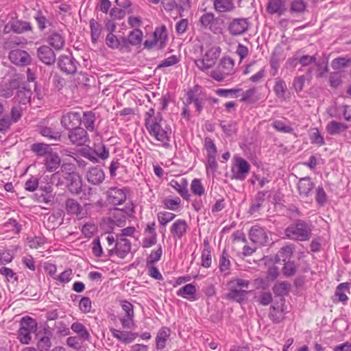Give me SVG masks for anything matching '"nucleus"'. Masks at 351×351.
I'll use <instances>...</instances> for the list:
<instances>
[{
  "label": "nucleus",
  "instance_id": "3",
  "mask_svg": "<svg viewBox=\"0 0 351 351\" xmlns=\"http://www.w3.org/2000/svg\"><path fill=\"white\" fill-rule=\"evenodd\" d=\"M149 135L155 140L160 142L164 147H168L171 134V129L163 119L162 121H154L148 122L145 126Z\"/></svg>",
  "mask_w": 351,
  "mask_h": 351
},
{
  "label": "nucleus",
  "instance_id": "15",
  "mask_svg": "<svg viewBox=\"0 0 351 351\" xmlns=\"http://www.w3.org/2000/svg\"><path fill=\"white\" fill-rule=\"evenodd\" d=\"M19 86L18 81L10 76L5 77L0 83V97L8 98L13 95V91Z\"/></svg>",
  "mask_w": 351,
  "mask_h": 351
},
{
  "label": "nucleus",
  "instance_id": "34",
  "mask_svg": "<svg viewBox=\"0 0 351 351\" xmlns=\"http://www.w3.org/2000/svg\"><path fill=\"white\" fill-rule=\"evenodd\" d=\"M169 336V329L167 327L160 328L156 338V348L163 349L165 347L166 341Z\"/></svg>",
  "mask_w": 351,
  "mask_h": 351
},
{
  "label": "nucleus",
  "instance_id": "27",
  "mask_svg": "<svg viewBox=\"0 0 351 351\" xmlns=\"http://www.w3.org/2000/svg\"><path fill=\"white\" fill-rule=\"evenodd\" d=\"M61 160L58 154L49 152L45 156V166L49 172L55 171L60 165Z\"/></svg>",
  "mask_w": 351,
  "mask_h": 351
},
{
  "label": "nucleus",
  "instance_id": "25",
  "mask_svg": "<svg viewBox=\"0 0 351 351\" xmlns=\"http://www.w3.org/2000/svg\"><path fill=\"white\" fill-rule=\"evenodd\" d=\"M187 180L185 178H181L180 182L176 180H171L169 186L173 188L184 199L189 200L190 195L187 189Z\"/></svg>",
  "mask_w": 351,
  "mask_h": 351
},
{
  "label": "nucleus",
  "instance_id": "42",
  "mask_svg": "<svg viewBox=\"0 0 351 351\" xmlns=\"http://www.w3.org/2000/svg\"><path fill=\"white\" fill-rule=\"evenodd\" d=\"M201 265L205 268L210 267L212 263V255L208 245H205L201 255Z\"/></svg>",
  "mask_w": 351,
  "mask_h": 351
},
{
  "label": "nucleus",
  "instance_id": "14",
  "mask_svg": "<svg viewBox=\"0 0 351 351\" xmlns=\"http://www.w3.org/2000/svg\"><path fill=\"white\" fill-rule=\"evenodd\" d=\"M30 30H32V26L29 23L19 20L10 21L3 28L5 34H10V32L22 34Z\"/></svg>",
  "mask_w": 351,
  "mask_h": 351
},
{
  "label": "nucleus",
  "instance_id": "16",
  "mask_svg": "<svg viewBox=\"0 0 351 351\" xmlns=\"http://www.w3.org/2000/svg\"><path fill=\"white\" fill-rule=\"evenodd\" d=\"M249 28L247 19H234L229 24L228 30L232 35L237 36L244 34Z\"/></svg>",
  "mask_w": 351,
  "mask_h": 351
},
{
  "label": "nucleus",
  "instance_id": "47",
  "mask_svg": "<svg viewBox=\"0 0 351 351\" xmlns=\"http://www.w3.org/2000/svg\"><path fill=\"white\" fill-rule=\"evenodd\" d=\"M175 217V214L167 211L160 212L157 215L158 221L160 225L164 227L166 226L168 223L173 221Z\"/></svg>",
  "mask_w": 351,
  "mask_h": 351
},
{
  "label": "nucleus",
  "instance_id": "45",
  "mask_svg": "<svg viewBox=\"0 0 351 351\" xmlns=\"http://www.w3.org/2000/svg\"><path fill=\"white\" fill-rule=\"evenodd\" d=\"M143 32L139 29H134L128 35V42L132 45L140 44L143 39Z\"/></svg>",
  "mask_w": 351,
  "mask_h": 351
},
{
  "label": "nucleus",
  "instance_id": "9",
  "mask_svg": "<svg viewBox=\"0 0 351 351\" xmlns=\"http://www.w3.org/2000/svg\"><path fill=\"white\" fill-rule=\"evenodd\" d=\"M128 194L129 190L125 187H110L106 192L107 200L114 206L121 205L125 202Z\"/></svg>",
  "mask_w": 351,
  "mask_h": 351
},
{
  "label": "nucleus",
  "instance_id": "31",
  "mask_svg": "<svg viewBox=\"0 0 351 351\" xmlns=\"http://www.w3.org/2000/svg\"><path fill=\"white\" fill-rule=\"evenodd\" d=\"M269 14H282L285 11V5L282 0H269L267 6Z\"/></svg>",
  "mask_w": 351,
  "mask_h": 351
},
{
  "label": "nucleus",
  "instance_id": "58",
  "mask_svg": "<svg viewBox=\"0 0 351 351\" xmlns=\"http://www.w3.org/2000/svg\"><path fill=\"white\" fill-rule=\"evenodd\" d=\"M296 271V266L294 262L286 261L282 268L283 275L286 277L293 276Z\"/></svg>",
  "mask_w": 351,
  "mask_h": 351
},
{
  "label": "nucleus",
  "instance_id": "2",
  "mask_svg": "<svg viewBox=\"0 0 351 351\" xmlns=\"http://www.w3.org/2000/svg\"><path fill=\"white\" fill-rule=\"evenodd\" d=\"M250 285V281L247 279L239 277L231 278L227 284L228 288L227 298L242 303L246 300L249 293Z\"/></svg>",
  "mask_w": 351,
  "mask_h": 351
},
{
  "label": "nucleus",
  "instance_id": "60",
  "mask_svg": "<svg viewBox=\"0 0 351 351\" xmlns=\"http://www.w3.org/2000/svg\"><path fill=\"white\" fill-rule=\"evenodd\" d=\"M290 285L285 282H281L276 283L274 288V292L279 295H285L289 289Z\"/></svg>",
  "mask_w": 351,
  "mask_h": 351
},
{
  "label": "nucleus",
  "instance_id": "12",
  "mask_svg": "<svg viewBox=\"0 0 351 351\" xmlns=\"http://www.w3.org/2000/svg\"><path fill=\"white\" fill-rule=\"evenodd\" d=\"M199 22L202 26L205 29H208L214 33L220 32L221 30V24L223 21L218 18H215L213 13H206L203 14Z\"/></svg>",
  "mask_w": 351,
  "mask_h": 351
},
{
  "label": "nucleus",
  "instance_id": "4",
  "mask_svg": "<svg viewBox=\"0 0 351 351\" xmlns=\"http://www.w3.org/2000/svg\"><path fill=\"white\" fill-rule=\"evenodd\" d=\"M285 234L290 239L307 241L311 237V229L307 223L300 221L287 227L285 230Z\"/></svg>",
  "mask_w": 351,
  "mask_h": 351
},
{
  "label": "nucleus",
  "instance_id": "54",
  "mask_svg": "<svg viewBox=\"0 0 351 351\" xmlns=\"http://www.w3.org/2000/svg\"><path fill=\"white\" fill-rule=\"evenodd\" d=\"M206 167L207 173H215L218 167L216 156H206Z\"/></svg>",
  "mask_w": 351,
  "mask_h": 351
},
{
  "label": "nucleus",
  "instance_id": "63",
  "mask_svg": "<svg viewBox=\"0 0 351 351\" xmlns=\"http://www.w3.org/2000/svg\"><path fill=\"white\" fill-rule=\"evenodd\" d=\"M310 138L311 143L313 144H317L319 146L324 145L325 144L323 136L320 134L318 129L317 128L313 129L310 135Z\"/></svg>",
  "mask_w": 351,
  "mask_h": 351
},
{
  "label": "nucleus",
  "instance_id": "50",
  "mask_svg": "<svg viewBox=\"0 0 351 351\" xmlns=\"http://www.w3.org/2000/svg\"><path fill=\"white\" fill-rule=\"evenodd\" d=\"M181 200L179 197H175L173 199L165 198L163 200V204L165 208L170 210H177L180 207Z\"/></svg>",
  "mask_w": 351,
  "mask_h": 351
},
{
  "label": "nucleus",
  "instance_id": "44",
  "mask_svg": "<svg viewBox=\"0 0 351 351\" xmlns=\"http://www.w3.org/2000/svg\"><path fill=\"white\" fill-rule=\"evenodd\" d=\"M191 191L193 194L201 197L205 193V189L199 179L195 178L191 184Z\"/></svg>",
  "mask_w": 351,
  "mask_h": 351
},
{
  "label": "nucleus",
  "instance_id": "13",
  "mask_svg": "<svg viewBox=\"0 0 351 351\" xmlns=\"http://www.w3.org/2000/svg\"><path fill=\"white\" fill-rule=\"evenodd\" d=\"M60 123L64 128L69 130L79 127L82 123L81 114L75 111L66 112L62 114Z\"/></svg>",
  "mask_w": 351,
  "mask_h": 351
},
{
  "label": "nucleus",
  "instance_id": "18",
  "mask_svg": "<svg viewBox=\"0 0 351 351\" xmlns=\"http://www.w3.org/2000/svg\"><path fill=\"white\" fill-rule=\"evenodd\" d=\"M76 60L70 56L62 55L58 59V66L66 73H74L77 70Z\"/></svg>",
  "mask_w": 351,
  "mask_h": 351
},
{
  "label": "nucleus",
  "instance_id": "20",
  "mask_svg": "<svg viewBox=\"0 0 351 351\" xmlns=\"http://www.w3.org/2000/svg\"><path fill=\"white\" fill-rule=\"evenodd\" d=\"M37 55L39 60L44 64L51 65L56 61V55L53 50L47 45H43L38 48Z\"/></svg>",
  "mask_w": 351,
  "mask_h": 351
},
{
  "label": "nucleus",
  "instance_id": "23",
  "mask_svg": "<svg viewBox=\"0 0 351 351\" xmlns=\"http://www.w3.org/2000/svg\"><path fill=\"white\" fill-rule=\"evenodd\" d=\"M110 331L114 338L124 343H131L138 336V333L120 330L113 328H110Z\"/></svg>",
  "mask_w": 351,
  "mask_h": 351
},
{
  "label": "nucleus",
  "instance_id": "37",
  "mask_svg": "<svg viewBox=\"0 0 351 351\" xmlns=\"http://www.w3.org/2000/svg\"><path fill=\"white\" fill-rule=\"evenodd\" d=\"M95 113L90 111L84 112L83 117L82 118V123L87 130L90 132H93L95 130Z\"/></svg>",
  "mask_w": 351,
  "mask_h": 351
},
{
  "label": "nucleus",
  "instance_id": "11",
  "mask_svg": "<svg viewBox=\"0 0 351 351\" xmlns=\"http://www.w3.org/2000/svg\"><path fill=\"white\" fill-rule=\"evenodd\" d=\"M66 166H68L69 170L71 171L68 174V176L66 178L69 181L68 184V189L73 194H79L82 191V179L80 175L77 173H75L73 169V166L71 165H63L62 166V169H66Z\"/></svg>",
  "mask_w": 351,
  "mask_h": 351
},
{
  "label": "nucleus",
  "instance_id": "51",
  "mask_svg": "<svg viewBox=\"0 0 351 351\" xmlns=\"http://www.w3.org/2000/svg\"><path fill=\"white\" fill-rule=\"evenodd\" d=\"M71 330L77 333L81 337L87 339L89 337V333L85 326L80 322H74L71 326Z\"/></svg>",
  "mask_w": 351,
  "mask_h": 351
},
{
  "label": "nucleus",
  "instance_id": "32",
  "mask_svg": "<svg viewBox=\"0 0 351 351\" xmlns=\"http://www.w3.org/2000/svg\"><path fill=\"white\" fill-rule=\"evenodd\" d=\"M65 208L69 214L75 215L76 216L80 215L82 211V207L79 202L71 198L66 199L65 202Z\"/></svg>",
  "mask_w": 351,
  "mask_h": 351
},
{
  "label": "nucleus",
  "instance_id": "55",
  "mask_svg": "<svg viewBox=\"0 0 351 351\" xmlns=\"http://www.w3.org/2000/svg\"><path fill=\"white\" fill-rule=\"evenodd\" d=\"M327 195L322 186L316 189L315 200L319 206H324L327 202Z\"/></svg>",
  "mask_w": 351,
  "mask_h": 351
},
{
  "label": "nucleus",
  "instance_id": "17",
  "mask_svg": "<svg viewBox=\"0 0 351 351\" xmlns=\"http://www.w3.org/2000/svg\"><path fill=\"white\" fill-rule=\"evenodd\" d=\"M249 236L252 243L260 245L266 243L268 239L265 230L258 226L251 228Z\"/></svg>",
  "mask_w": 351,
  "mask_h": 351
},
{
  "label": "nucleus",
  "instance_id": "24",
  "mask_svg": "<svg viewBox=\"0 0 351 351\" xmlns=\"http://www.w3.org/2000/svg\"><path fill=\"white\" fill-rule=\"evenodd\" d=\"M314 183L310 177L302 178L298 182V189L300 196L308 197L314 188Z\"/></svg>",
  "mask_w": 351,
  "mask_h": 351
},
{
  "label": "nucleus",
  "instance_id": "35",
  "mask_svg": "<svg viewBox=\"0 0 351 351\" xmlns=\"http://www.w3.org/2000/svg\"><path fill=\"white\" fill-rule=\"evenodd\" d=\"M90 29L91 40L93 43H96L101 34L102 25L99 24L96 20L92 19L90 20Z\"/></svg>",
  "mask_w": 351,
  "mask_h": 351
},
{
  "label": "nucleus",
  "instance_id": "29",
  "mask_svg": "<svg viewBox=\"0 0 351 351\" xmlns=\"http://www.w3.org/2000/svg\"><path fill=\"white\" fill-rule=\"evenodd\" d=\"M348 125L337 121H331L328 123L326 127L327 132L330 135H337L346 131Z\"/></svg>",
  "mask_w": 351,
  "mask_h": 351
},
{
  "label": "nucleus",
  "instance_id": "6",
  "mask_svg": "<svg viewBox=\"0 0 351 351\" xmlns=\"http://www.w3.org/2000/svg\"><path fill=\"white\" fill-rule=\"evenodd\" d=\"M20 325L18 339L21 343L28 344L32 339V333L36 330V322L30 317H24L22 318Z\"/></svg>",
  "mask_w": 351,
  "mask_h": 351
},
{
  "label": "nucleus",
  "instance_id": "40",
  "mask_svg": "<svg viewBox=\"0 0 351 351\" xmlns=\"http://www.w3.org/2000/svg\"><path fill=\"white\" fill-rule=\"evenodd\" d=\"M214 7L216 11L225 12L232 10L234 8V4L233 2L228 0H215Z\"/></svg>",
  "mask_w": 351,
  "mask_h": 351
},
{
  "label": "nucleus",
  "instance_id": "56",
  "mask_svg": "<svg viewBox=\"0 0 351 351\" xmlns=\"http://www.w3.org/2000/svg\"><path fill=\"white\" fill-rule=\"evenodd\" d=\"M48 145L42 143H34L32 145V150L38 156L48 154Z\"/></svg>",
  "mask_w": 351,
  "mask_h": 351
},
{
  "label": "nucleus",
  "instance_id": "59",
  "mask_svg": "<svg viewBox=\"0 0 351 351\" xmlns=\"http://www.w3.org/2000/svg\"><path fill=\"white\" fill-rule=\"evenodd\" d=\"M40 134L42 136L47 137L49 139L57 140L60 138V133L59 132L55 131L47 127L43 128L40 130Z\"/></svg>",
  "mask_w": 351,
  "mask_h": 351
},
{
  "label": "nucleus",
  "instance_id": "36",
  "mask_svg": "<svg viewBox=\"0 0 351 351\" xmlns=\"http://www.w3.org/2000/svg\"><path fill=\"white\" fill-rule=\"evenodd\" d=\"M219 269L224 276H227L230 274V261L229 256L226 251H223L219 258Z\"/></svg>",
  "mask_w": 351,
  "mask_h": 351
},
{
  "label": "nucleus",
  "instance_id": "21",
  "mask_svg": "<svg viewBox=\"0 0 351 351\" xmlns=\"http://www.w3.org/2000/svg\"><path fill=\"white\" fill-rule=\"evenodd\" d=\"M131 251V243L125 238L118 237L114 252L121 258H124Z\"/></svg>",
  "mask_w": 351,
  "mask_h": 351
},
{
  "label": "nucleus",
  "instance_id": "10",
  "mask_svg": "<svg viewBox=\"0 0 351 351\" xmlns=\"http://www.w3.org/2000/svg\"><path fill=\"white\" fill-rule=\"evenodd\" d=\"M68 138L71 143L75 146H83L90 141L87 131L80 126L70 130Z\"/></svg>",
  "mask_w": 351,
  "mask_h": 351
},
{
  "label": "nucleus",
  "instance_id": "38",
  "mask_svg": "<svg viewBox=\"0 0 351 351\" xmlns=\"http://www.w3.org/2000/svg\"><path fill=\"white\" fill-rule=\"evenodd\" d=\"M274 91L278 98L285 99V94L287 91L285 82L281 79H276L274 86Z\"/></svg>",
  "mask_w": 351,
  "mask_h": 351
},
{
  "label": "nucleus",
  "instance_id": "5",
  "mask_svg": "<svg viewBox=\"0 0 351 351\" xmlns=\"http://www.w3.org/2000/svg\"><path fill=\"white\" fill-rule=\"evenodd\" d=\"M234 60L229 57H224L220 60L217 69L210 71V75L213 80L221 82L226 77L234 73Z\"/></svg>",
  "mask_w": 351,
  "mask_h": 351
},
{
  "label": "nucleus",
  "instance_id": "41",
  "mask_svg": "<svg viewBox=\"0 0 351 351\" xmlns=\"http://www.w3.org/2000/svg\"><path fill=\"white\" fill-rule=\"evenodd\" d=\"M348 289L349 284L347 282L341 283L338 285L335 291V296L337 297L338 301L344 303L348 300L346 293V292H348Z\"/></svg>",
  "mask_w": 351,
  "mask_h": 351
},
{
  "label": "nucleus",
  "instance_id": "46",
  "mask_svg": "<svg viewBox=\"0 0 351 351\" xmlns=\"http://www.w3.org/2000/svg\"><path fill=\"white\" fill-rule=\"evenodd\" d=\"M293 250L294 247L291 245L282 247L277 254L278 260H282V261L286 262V261L289 260L292 256Z\"/></svg>",
  "mask_w": 351,
  "mask_h": 351
},
{
  "label": "nucleus",
  "instance_id": "62",
  "mask_svg": "<svg viewBox=\"0 0 351 351\" xmlns=\"http://www.w3.org/2000/svg\"><path fill=\"white\" fill-rule=\"evenodd\" d=\"M106 43L110 48L117 49L121 45V41L114 34L109 33L106 36Z\"/></svg>",
  "mask_w": 351,
  "mask_h": 351
},
{
  "label": "nucleus",
  "instance_id": "57",
  "mask_svg": "<svg viewBox=\"0 0 351 351\" xmlns=\"http://www.w3.org/2000/svg\"><path fill=\"white\" fill-rule=\"evenodd\" d=\"M155 110L154 108H149L147 112H146L145 115V126H147V123L149 121L154 122V121H162V115L160 113H158L156 116L154 115Z\"/></svg>",
  "mask_w": 351,
  "mask_h": 351
},
{
  "label": "nucleus",
  "instance_id": "33",
  "mask_svg": "<svg viewBox=\"0 0 351 351\" xmlns=\"http://www.w3.org/2000/svg\"><path fill=\"white\" fill-rule=\"evenodd\" d=\"M154 42L158 44V46L162 48L167 39V34L165 26L162 25L158 27L154 32Z\"/></svg>",
  "mask_w": 351,
  "mask_h": 351
},
{
  "label": "nucleus",
  "instance_id": "30",
  "mask_svg": "<svg viewBox=\"0 0 351 351\" xmlns=\"http://www.w3.org/2000/svg\"><path fill=\"white\" fill-rule=\"evenodd\" d=\"M49 44L56 50L62 49L64 45L65 40L64 37L59 33H51L47 39Z\"/></svg>",
  "mask_w": 351,
  "mask_h": 351
},
{
  "label": "nucleus",
  "instance_id": "52",
  "mask_svg": "<svg viewBox=\"0 0 351 351\" xmlns=\"http://www.w3.org/2000/svg\"><path fill=\"white\" fill-rule=\"evenodd\" d=\"M204 147L206 151V156H217V147L213 141L209 138H204Z\"/></svg>",
  "mask_w": 351,
  "mask_h": 351
},
{
  "label": "nucleus",
  "instance_id": "53",
  "mask_svg": "<svg viewBox=\"0 0 351 351\" xmlns=\"http://www.w3.org/2000/svg\"><path fill=\"white\" fill-rule=\"evenodd\" d=\"M94 149L98 158L101 160H106L109 157V150L103 144L94 145Z\"/></svg>",
  "mask_w": 351,
  "mask_h": 351
},
{
  "label": "nucleus",
  "instance_id": "28",
  "mask_svg": "<svg viewBox=\"0 0 351 351\" xmlns=\"http://www.w3.org/2000/svg\"><path fill=\"white\" fill-rule=\"evenodd\" d=\"M197 289L193 284H187L177 291V295L186 299L189 301L196 300L195 293Z\"/></svg>",
  "mask_w": 351,
  "mask_h": 351
},
{
  "label": "nucleus",
  "instance_id": "39",
  "mask_svg": "<svg viewBox=\"0 0 351 351\" xmlns=\"http://www.w3.org/2000/svg\"><path fill=\"white\" fill-rule=\"evenodd\" d=\"M241 92L242 88H240L230 89L218 88L215 90L216 94L219 97H228L230 96L232 98H237Z\"/></svg>",
  "mask_w": 351,
  "mask_h": 351
},
{
  "label": "nucleus",
  "instance_id": "22",
  "mask_svg": "<svg viewBox=\"0 0 351 351\" xmlns=\"http://www.w3.org/2000/svg\"><path fill=\"white\" fill-rule=\"evenodd\" d=\"M87 180L92 184L97 185L101 184L105 179L104 171L98 167L90 168L86 174Z\"/></svg>",
  "mask_w": 351,
  "mask_h": 351
},
{
  "label": "nucleus",
  "instance_id": "7",
  "mask_svg": "<svg viewBox=\"0 0 351 351\" xmlns=\"http://www.w3.org/2000/svg\"><path fill=\"white\" fill-rule=\"evenodd\" d=\"M206 100V96L205 93L202 92L201 86L197 85L189 90L186 94V104L193 103L199 113L202 110Z\"/></svg>",
  "mask_w": 351,
  "mask_h": 351
},
{
  "label": "nucleus",
  "instance_id": "19",
  "mask_svg": "<svg viewBox=\"0 0 351 351\" xmlns=\"http://www.w3.org/2000/svg\"><path fill=\"white\" fill-rule=\"evenodd\" d=\"M9 58L12 63L16 65H27L31 61L29 53L20 49L11 51L9 53Z\"/></svg>",
  "mask_w": 351,
  "mask_h": 351
},
{
  "label": "nucleus",
  "instance_id": "64",
  "mask_svg": "<svg viewBox=\"0 0 351 351\" xmlns=\"http://www.w3.org/2000/svg\"><path fill=\"white\" fill-rule=\"evenodd\" d=\"M73 276V271L71 269H68L62 272L60 275L57 276L56 278H54L55 280L59 281L61 283H67L69 282Z\"/></svg>",
  "mask_w": 351,
  "mask_h": 351
},
{
  "label": "nucleus",
  "instance_id": "43",
  "mask_svg": "<svg viewBox=\"0 0 351 351\" xmlns=\"http://www.w3.org/2000/svg\"><path fill=\"white\" fill-rule=\"evenodd\" d=\"M267 192L260 191L257 193L255 197V202L252 204L250 208V213L251 215L254 214L256 212L258 211L262 204L265 200V197Z\"/></svg>",
  "mask_w": 351,
  "mask_h": 351
},
{
  "label": "nucleus",
  "instance_id": "1",
  "mask_svg": "<svg viewBox=\"0 0 351 351\" xmlns=\"http://www.w3.org/2000/svg\"><path fill=\"white\" fill-rule=\"evenodd\" d=\"M221 52V48L215 45L202 46L200 56L194 60V63L199 71L208 74L215 66Z\"/></svg>",
  "mask_w": 351,
  "mask_h": 351
},
{
  "label": "nucleus",
  "instance_id": "61",
  "mask_svg": "<svg viewBox=\"0 0 351 351\" xmlns=\"http://www.w3.org/2000/svg\"><path fill=\"white\" fill-rule=\"evenodd\" d=\"M269 318L275 323H280L283 319V313L275 306H271L269 313Z\"/></svg>",
  "mask_w": 351,
  "mask_h": 351
},
{
  "label": "nucleus",
  "instance_id": "8",
  "mask_svg": "<svg viewBox=\"0 0 351 351\" xmlns=\"http://www.w3.org/2000/svg\"><path fill=\"white\" fill-rule=\"evenodd\" d=\"M234 160V164L231 169L232 178L244 180L250 171V165L247 160L239 156H235Z\"/></svg>",
  "mask_w": 351,
  "mask_h": 351
},
{
  "label": "nucleus",
  "instance_id": "26",
  "mask_svg": "<svg viewBox=\"0 0 351 351\" xmlns=\"http://www.w3.org/2000/svg\"><path fill=\"white\" fill-rule=\"evenodd\" d=\"M187 223L184 219L176 220L171 226L170 232L173 234L174 238L181 239L184 237L186 232Z\"/></svg>",
  "mask_w": 351,
  "mask_h": 351
},
{
  "label": "nucleus",
  "instance_id": "48",
  "mask_svg": "<svg viewBox=\"0 0 351 351\" xmlns=\"http://www.w3.org/2000/svg\"><path fill=\"white\" fill-rule=\"evenodd\" d=\"M241 93L242 97L240 101L242 102L253 103L258 100V97H255V95L256 93V88H251L247 90L246 91H242Z\"/></svg>",
  "mask_w": 351,
  "mask_h": 351
},
{
  "label": "nucleus",
  "instance_id": "49",
  "mask_svg": "<svg viewBox=\"0 0 351 351\" xmlns=\"http://www.w3.org/2000/svg\"><path fill=\"white\" fill-rule=\"evenodd\" d=\"M272 126L275 130L282 133H292L293 131L290 125L282 120H275L272 123Z\"/></svg>",
  "mask_w": 351,
  "mask_h": 351
}]
</instances>
